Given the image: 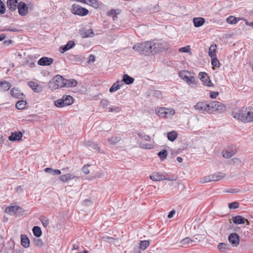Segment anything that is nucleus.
I'll use <instances>...</instances> for the list:
<instances>
[{"instance_id":"1","label":"nucleus","mask_w":253,"mask_h":253,"mask_svg":"<svg viewBox=\"0 0 253 253\" xmlns=\"http://www.w3.org/2000/svg\"><path fill=\"white\" fill-rule=\"evenodd\" d=\"M132 48L140 54L149 55L151 54L162 51L165 49V47L161 43H155L153 41H150L134 44Z\"/></svg>"},{"instance_id":"2","label":"nucleus","mask_w":253,"mask_h":253,"mask_svg":"<svg viewBox=\"0 0 253 253\" xmlns=\"http://www.w3.org/2000/svg\"><path fill=\"white\" fill-rule=\"evenodd\" d=\"M196 110L201 113L213 112H222L225 110V106L222 103L212 101L211 102H199L194 106Z\"/></svg>"},{"instance_id":"3","label":"nucleus","mask_w":253,"mask_h":253,"mask_svg":"<svg viewBox=\"0 0 253 253\" xmlns=\"http://www.w3.org/2000/svg\"><path fill=\"white\" fill-rule=\"evenodd\" d=\"M66 83L65 79L61 76L57 75L49 82V87L52 90L65 87Z\"/></svg>"},{"instance_id":"4","label":"nucleus","mask_w":253,"mask_h":253,"mask_svg":"<svg viewBox=\"0 0 253 253\" xmlns=\"http://www.w3.org/2000/svg\"><path fill=\"white\" fill-rule=\"evenodd\" d=\"M74 103V98L71 95H64L62 98L55 100L54 105L58 108L69 106Z\"/></svg>"},{"instance_id":"5","label":"nucleus","mask_w":253,"mask_h":253,"mask_svg":"<svg viewBox=\"0 0 253 253\" xmlns=\"http://www.w3.org/2000/svg\"><path fill=\"white\" fill-rule=\"evenodd\" d=\"M179 76L181 79L184 80L189 85L196 84L195 78L194 76H191V72L188 71L183 70L180 71Z\"/></svg>"},{"instance_id":"6","label":"nucleus","mask_w":253,"mask_h":253,"mask_svg":"<svg viewBox=\"0 0 253 253\" xmlns=\"http://www.w3.org/2000/svg\"><path fill=\"white\" fill-rule=\"evenodd\" d=\"M156 114L162 118H168L173 116L175 111L173 109L161 107L155 110Z\"/></svg>"},{"instance_id":"7","label":"nucleus","mask_w":253,"mask_h":253,"mask_svg":"<svg viewBox=\"0 0 253 253\" xmlns=\"http://www.w3.org/2000/svg\"><path fill=\"white\" fill-rule=\"evenodd\" d=\"M72 7V12L75 15L84 16L86 15L88 13V10L87 9L82 7L78 4H74Z\"/></svg>"},{"instance_id":"8","label":"nucleus","mask_w":253,"mask_h":253,"mask_svg":"<svg viewBox=\"0 0 253 253\" xmlns=\"http://www.w3.org/2000/svg\"><path fill=\"white\" fill-rule=\"evenodd\" d=\"M199 77L203 84L208 86H213V84L211 82L210 78L208 74L205 72H200L199 74Z\"/></svg>"},{"instance_id":"9","label":"nucleus","mask_w":253,"mask_h":253,"mask_svg":"<svg viewBox=\"0 0 253 253\" xmlns=\"http://www.w3.org/2000/svg\"><path fill=\"white\" fill-rule=\"evenodd\" d=\"M149 177L151 180L155 181H161L165 179L172 180V179L167 177L165 175L157 172H153Z\"/></svg>"},{"instance_id":"10","label":"nucleus","mask_w":253,"mask_h":253,"mask_svg":"<svg viewBox=\"0 0 253 253\" xmlns=\"http://www.w3.org/2000/svg\"><path fill=\"white\" fill-rule=\"evenodd\" d=\"M228 240L233 247H237L239 244L240 237L236 233H232L229 235Z\"/></svg>"},{"instance_id":"11","label":"nucleus","mask_w":253,"mask_h":253,"mask_svg":"<svg viewBox=\"0 0 253 253\" xmlns=\"http://www.w3.org/2000/svg\"><path fill=\"white\" fill-rule=\"evenodd\" d=\"M237 152L235 146L228 147L225 150L222 152V156L225 158L231 157Z\"/></svg>"},{"instance_id":"12","label":"nucleus","mask_w":253,"mask_h":253,"mask_svg":"<svg viewBox=\"0 0 253 253\" xmlns=\"http://www.w3.org/2000/svg\"><path fill=\"white\" fill-rule=\"evenodd\" d=\"M17 8L19 14L21 16H25L28 13V7L26 4L23 1L19 2Z\"/></svg>"},{"instance_id":"13","label":"nucleus","mask_w":253,"mask_h":253,"mask_svg":"<svg viewBox=\"0 0 253 253\" xmlns=\"http://www.w3.org/2000/svg\"><path fill=\"white\" fill-rule=\"evenodd\" d=\"M244 121L247 122H253V108L244 110Z\"/></svg>"},{"instance_id":"14","label":"nucleus","mask_w":253,"mask_h":253,"mask_svg":"<svg viewBox=\"0 0 253 253\" xmlns=\"http://www.w3.org/2000/svg\"><path fill=\"white\" fill-rule=\"evenodd\" d=\"M53 60L51 58L47 57H43L41 58L38 63L41 66H49L53 63Z\"/></svg>"},{"instance_id":"15","label":"nucleus","mask_w":253,"mask_h":253,"mask_svg":"<svg viewBox=\"0 0 253 253\" xmlns=\"http://www.w3.org/2000/svg\"><path fill=\"white\" fill-rule=\"evenodd\" d=\"M7 6L11 11H14L16 10L19 2L18 0H7Z\"/></svg>"},{"instance_id":"16","label":"nucleus","mask_w":253,"mask_h":253,"mask_svg":"<svg viewBox=\"0 0 253 253\" xmlns=\"http://www.w3.org/2000/svg\"><path fill=\"white\" fill-rule=\"evenodd\" d=\"M232 115L234 118L238 119V120L244 121V110H235L232 112Z\"/></svg>"},{"instance_id":"17","label":"nucleus","mask_w":253,"mask_h":253,"mask_svg":"<svg viewBox=\"0 0 253 253\" xmlns=\"http://www.w3.org/2000/svg\"><path fill=\"white\" fill-rule=\"evenodd\" d=\"M22 136V133L20 131L11 132V135L8 137V139L11 141H19L21 140Z\"/></svg>"},{"instance_id":"18","label":"nucleus","mask_w":253,"mask_h":253,"mask_svg":"<svg viewBox=\"0 0 253 253\" xmlns=\"http://www.w3.org/2000/svg\"><path fill=\"white\" fill-rule=\"evenodd\" d=\"M21 208L17 206H13L5 208V212L11 215L17 213V211Z\"/></svg>"},{"instance_id":"19","label":"nucleus","mask_w":253,"mask_h":253,"mask_svg":"<svg viewBox=\"0 0 253 253\" xmlns=\"http://www.w3.org/2000/svg\"><path fill=\"white\" fill-rule=\"evenodd\" d=\"M28 84L35 92H40L42 90V87L41 85L34 82H29Z\"/></svg>"},{"instance_id":"20","label":"nucleus","mask_w":253,"mask_h":253,"mask_svg":"<svg viewBox=\"0 0 253 253\" xmlns=\"http://www.w3.org/2000/svg\"><path fill=\"white\" fill-rule=\"evenodd\" d=\"M75 45V42L73 41H70L65 45L61 46L60 47V51L64 53L70 49L73 48Z\"/></svg>"},{"instance_id":"21","label":"nucleus","mask_w":253,"mask_h":253,"mask_svg":"<svg viewBox=\"0 0 253 253\" xmlns=\"http://www.w3.org/2000/svg\"><path fill=\"white\" fill-rule=\"evenodd\" d=\"M211 175V179H212V181H217L224 177L225 173L222 172H217Z\"/></svg>"},{"instance_id":"22","label":"nucleus","mask_w":253,"mask_h":253,"mask_svg":"<svg viewBox=\"0 0 253 253\" xmlns=\"http://www.w3.org/2000/svg\"><path fill=\"white\" fill-rule=\"evenodd\" d=\"M21 244L22 246L27 248L30 246V240L26 235L22 234L21 235Z\"/></svg>"},{"instance_id":"23","label":"nucleus","mask_w":253,"mask_h":253,"mask_svg":"<svg viewBox=\"0 0 253 253\" xmlns=\"http://www.w3.org/2000/svg\"><path fill=\"white\" fill-rule=\"evenodd\" d=\"M194 241L190 239L189 237H186L179 242V246L186 248L188 247V245L191 244Z\"/></svg>"},{"instance_id":"24","label":"nucleus","mask_w":253,"mask_h":253,"mask_svg":"<svg viewBox=\"0 0 253 253\" xmlns=\"http://www.w3.org/2000/svg\"><path fill=\"white\" fill-rule=\"evenodd\" d=\"M233 222L236 224H241L245 223L246 219L242 216L237 215L232 218Z\"/></svg>"},{"instance_id":"25","label":"nucleus","mask_w":253,"mask_h":253,"mask_svg":"<svg viewBox=\"0 0 253 253\" xmlns=\"http://www.w3.org/2000/svg\"><path fill=\"white\" fill-rule=\"evenodd\" d=\"M81 2L88 4L94 8L99 7V2L97 0H82Z\"/></svg>"},{"instance_id":"26","label":"nucleus","mask_w":253,"mask_h":253,"mask_svg":"<svg viewBox=\"0 0 253 253\" xmlns=\"http://www.w3.org/2000/svg\"><path fill=\"white\" fill-rule=\"evenodd\" d=\"M193 21L194 25L196 27H199L202 26L205 22V19L202 17L194 18Z\"/></svg>"},{"instance_id":"27","label":"nucleus","mask_w":253,"mask_h":253,"mask_svg":"<svg viewBox=\"0 0 253 253\" xmlns=\"http://www.w3.org/2000/svg\"><path fill=\"white\" fill-rule=\"evenodd\" d=\"M65 83H66L65 87H75L78 84L77 81L74 79L67 80L65 79Z\"/></svg>"},{"instance_id":"28","label":"nucleus","mask_w":253,"mask_h":253,"mask_svg":"<svg viewBox=\"0 0 253 253\" xmlns=\"http://www.w3.org/2000/svg\"><path fill=\"white\" fill-rule=\"evenodd\" d=\"M123 84V83L122 82L120 81H117L115 83H114L113 85L110 87L109 89V91L110 92H113L115 91L118 90L119 89L121 86V85Z\"/></svg>"},{"instance_id":"29","label":"nucleus","mask_w":253,"mask_h":253,"mask_svg":"<svg viewBox=\"0 0 253 253\" xmlns=\"http://www.w3.org/2000/svg\"><path fill=\"white\" fill-rule=\"evenodd\" d=\"M10 92L11 95L17 98H20V96L23 95V93H21L20 90L18 88L15 87L12 88Z\"/></svg>"},{"instance_id":"30","label":"nucleus","mask_w":253,"mask_h":253,"mask_svg":"<svg viewBox=\"0 0 253 253\" xmlns=\"http://www.w3.org/2000/svg\"><path fill=\"white\" fill-rule=\"evenodd\" d=\"M134 81V79L128 76L127 74H125L123 76L122 81L126 84H132Z\"/></svg>"},{"instance_id":"31","label":"nucleus","mask_w":253,"mask_h":253,"mask_svg":"<svg viewBox=\"0 0 253 253\" xmlns=\"http://www.w3.org/2000/svg\"><path fill=\"white\" fill-rule=\"evenodd\" d=\"M177 137V133L176 131L173 130L169 132L167 134V137L169 140L173 142Z\"/></svg>"},{"instance_id":"32","label":"nucleus","mask_w":253,"mask_h":253,"mask_svg":"<svg viewBox=\"0 0 253 253\" xmlns=\"http://www.w3.org/2000/svg\"><path fill=\"white\" fill-rule=\"evenodd\" d=\"M216 45L213 44L211 45L209 50V55L210 57L216 56Z\"/></svg>"},{"instance_id":"33","label":"nucleus","mask_w":253,"mask_h":253,"mask_svg":"<svg viewBox=\"0 0 253 253\" xmlns=\"http://www.w3.org/2000/svg\"><path fill=\"white\" fill-rule=\"evenodd\" d=\"M33 233L36 237H40L42 234L41 229L38 226H35L32 229Z\"/></svg>"},{"instance_id":"34","label":"nucleus","mask_w":253,"mask_h":253,"mask_svg":"<svg viewBox=\"0 0 253 253\" xmlns=\"http://www.w3.org/2000/svg\"><path fill=\"white\" fill-rule=\"evenodd\" d=\"M11 87L10 84L4 81L2 82L1 86H0V90L1 91H5L10 89Z\"/></svg>"},{"instance_id":"35","label":"nucleus","mask_w":253,"mask_h":253,"mask_svg":"<svg viewBox=\"0 0 253 253\" xmlns=\"http://www.w3.org/2000/svg\"><path fill=\"white\" fill-rule=\"evenodd\" d=\"M27 102L24 100H19L16 104V108L18 110H22L26 107Z\"/></svg>"},{"instance_id":"36","label":"nucleus","mask_w":253,"mask_h":253,"mask_svg":"<svg viewBox=\"0 0 253 253\" xmlns=\"http://www.w3.org/2000/svg\"><path fill=\"white\" fill-rule=\"evenodd\" d=\"M82 37L86 38L88 37H92L94 36L93 30L91 29L84 32L82 34Z\"/></svg>"},{"instance_id":"37","label":"nucleus","mask_w":253,"mask_h":253,"mask_svg":"<svg viewBox=\"0 0 253 253\" xmlns=\"http://www.w3.org/2000/svg\"><path fill=\"white\" fill-rule=\"evenodd\" d=\"M158 156L162 161L165 160L168 156V152L166 150H163L158 153Z\"/></svg>"},{"instance_id":"38","label":"nucleus","mask_w":253,"mask_h":253,"mask_svg":"<svg viewBox=\"0 0 253 253\" xmlns=\"http://www.w3.org/2000/svg\"><path fill=\"white\" fill-rule=\"evenodd\" d=\"M149 245V242L147 240L140 241L139 248L142 250H145Z\"/></svg>"},{"instance_id":"39","label":"nucleus","mask_w":253,"mask_h":253,"mask_svg":"<svg viewBox=\"0 0 253 253\" xmlns=\"http://www.w3.org/2000/svg\"><path fill=\"white\" fill-rule=\"evenodd\" d=\"M239 20V18H237L233 16H230L227 18V22L230 24H236Z\"/></svg>"},{"instance_id":"40","label":"nucleus","mask_w":253,"mask_h":253,"mask_svg":"<svg viewBox=\"0 0 253 253\" xmlns=\"http://www.w3.org/2000/svg\"><path fill=\"white\" fill-rule=\"evenodd\" d=\"M121 138L119 136H113L111 138H108V142H110L111 144H115L116 143L119 142L121 140Z\"/></svg>"},{"instance_id":"41","label":"nucleus","mask_w":253,"mask_h":253,"mask_svg":"<svg viewBox=\"0 0 253 253\" xmlns=\"http://www.w3.org/2000/svg\"><path fill=\"white\" fill-rule=\"evenodd\" d=\"M120 10L118 9H111L110 11H108L107 12V15L109 16H113L115 15L116 18H117V14H119L120 13Z\"/></svg>"},{"instance_id":"42","label":"nucleus","mask_w":253,"mask_h":253,"mask_svg":"<svg viewBox=\"0 0 253 253\" xmlns=\"http://www.w3.org/2000/svg\"><path fill=\"white\" fill-rule=\"evenodd\" d=\"M211 58V65L214 67H219L220 63L216 57V55Z\"/></svg>"},{"instance_id":"43","label":"nucleus","mask_w":253,"mask_h":253,"mask_svg":"<svg viewBox=\"0 0 253 253\" xmlns=\"http://www.w3.org/2000/svg\"><path fill=\"white\" fill-rule=\"evenodd\" d=\"M239 204L237 202H233L228 204V207L230 209H236L239 208Z\"/></svg>"},{"instance_id":"44","label":"nucleus","mask_w":253,"mask_h":253,"mask_svg":"<svg viewBox=\"0 0 253 253\" xmlns=\"http://www.w3.org/2000/svg\"><path fill=\"white\" fill-rule=\"evenodd\" d=\"M212 179H211V175H210L202 177L201 179L200 182L202 183H206V182L212 181Z\"/></svg>"},{"instance_id":"45","label":"nucleus","mask_w":253,"mask_h":253,"mask_svg":"<svg viewBox=\"0 0 253 253\" xmlns=\"http://www.w3.org/2000/svg\"><path fill=\"white\" fill-rule=\"evenodd\" d=\"M228 245L223 243H220L218 244L217 246V248L220 251L224 252L225 250H226Z\"/></svg>"},{"instance_id":"46","label":"nucleus","mask_w":253,"mask_h":253,"mask_svg":"<svg viewBox=\"0 0 253 253\" xmlns=\"http://www.w3.org/2000/svg\"><path fill=\"white\" fill-rule=\"evenodd\" d=\"M6 8L4 3L0 0V14H3L5 12Z\"/></svg>"},{"instance_id":"47","label":"nucleus","mask_w":253,"mask_h":253,"mask_svg":"<svg viewBox=\"0 0 253 253\" xmlns=\"http://www.w3.org/2000/svg\"><path fill=\"white\" fill-rule=\"evenodd\" d=\"M41 221L44 227H46L49 224V220L46 217H42L41 219Z\"/></svg>"},{"instance_id":"48","label":"nucleus","mask_w":253,"mask_h":253,"mask_svg":"<svg viewBox=\"0 0 253 253\" xmlns=\"http://www.w3.org/2000/svg\"><path fill=\"white\" fill-rule=\"evenodd\" d=\"M109 101L107 99H102L100 102V104L103 108L107 107L109 105Z\"/></svg>"},{"instance_id":"49","label":"nucleus","mask_w":253,"mask_h":253,"mask_svg":"<svg viewBox=\"0 0 253 253\" xmlns=\"http://www.w3.org/2000/svg\"><path fill=\"white\" fill-rule=\"evenodd\" d=\"M109 111L111 112H119L121 111V108L119 107L113 106L109 108Z\"/></svg>"},{"instance_id":"50","label":"nucleus","mask_w":253,"mask_h":253,"mask_svg":"<svg viewBox=\"0 0 253 253\" xmlns=\"http://www.w3.org/2000/svg\"><path fill=\"white\" fill-rule=\"evenodd\" d=\"M141 148H144V149H151L153 148V146L151 144L145 143V144H142L141 145Z\"/></svg>"},{"instance_id":"51","label":"nucleus","mask_w":253,"mask_h":253,"mask_svg":"<svg viewBox=\"0 0 253 253\" xmlns=\"http://www.w3.org/2000/svg\"><path fill=\"white\" fill-rule=\"evenodd\" d=\"M35 245L36 246H41L42 244V242L41 239H36L34 240Z\"/></svg>"},{"instance_id":"52","label":"nucleus","mask_w":253,"mask_h":253,"mask_svg":"<svg viewBox=\"0 0 253 253\" xmlns=\"http://www.w3.org/2000/svg\"><path fill=\"white\" fill-rule=\"evenodd\" d=\"M89 166H84L83 167L82 170V171L85 174H88L89 173V170L88 169Z\"/></svg>"},{"instance_id":"53","label":"nucleus","mask_w":253,"mask_h":253,"mask_svg":"<svg viewBox=\"0 0 253 253\" xmlns=\"http://www.w3.org/2000/svg\"><path fill=\"white\" fill-rule=\"evenodd\" d=\"M59 178L60 180H61L62 182L68 181L67 174L61 175L60 176H59Z\"/></svg>"},{"instance_id":"54","label":"nucleus","mask_w":253,"mask_h":253,"mask_svg":"<svg viewBox=\"0 0 253 253\" xmlns=\"http://www.w3.org/2000/svg\"><path fill=\"white\" fill-rule=\"evenodd\" d=\"M90 148L96 151H99V147L96 143L93 142Z\"/></svg>"},{"instance_id":"55","label":"nucleus","mask_w":253,"mask_h":253,"mask_svg":"<svg viewBox=\"0 0 253 253\" xmlns=\"http://www.w3.org/2000/svg\"><path fill=\"white\" fill-rule=\"evenodd\" d=\"M67 180L68 181L73 179L75 178L78 177V176H75L73 174H71V173H67Z\"/></svg>"},{"instance_id":"56","label":"nucleus","mask_w":253,"mask_h":253,"mask_svg":"<svg viewBox=\"0 0 253 253\" xmlns=\"http://www.w3.org/2000/svg\"><path fill=\"white\" fill-rule=\"evenodd\" d=\"M218 95V92H211L210 93V97L211 98L214 99V98H215Z\"/></svg>"},{"instance_id":"57","label":"nucleus","mask_w":253,"mask_h":253,"mask_svg":"<svg viewBox=\"0 0 253 253\" xmlns=\"http://www.w3.org/2000/svg\"><path fill=\"white\" fill-rule=\"evenodd\" d=\"M2 31H11L13 32H17L18 31V30L16 28H8V29H5L4 30H2Z\"/></svg>"},{"instance_id":"58","label":"nucleus","mask_w":253,"mask_h":253,"mask_svg":"<svg viewBox=\"0 0 253 253\" xmlns=\"http://www.w3.org/2000/svg\"><path fill=\"white\" fill-rule=\"evenodd\" d=\"M188 46L183 47L179 49V51L182 52H188Z\"/></svg>"},{"instance_id":"59","label":"nucleus","mask_w":253,"mask_h":253,"mask_svg":"<svg viewBox=\"0 0 253 253\" xmlns=\"http://www.w3.org/2000/svg\"><path fill=\"white\" fill-rule=\"evenodd\" d=\"M95 60V57L94 55L91 54L89 56V60L88 62H94Z\"/></svg>"},{"instance_id":"60","label":"nucleus","mask_w":253,"mask_h":253,"mask_svg":"<svg viewBox=\"0 0 253 253\" xmlns=\"http://www.w3.org/2000/svg\"><path fill=\"white\" fill-rule=\"evenodd\" d=\"M61 173V171L59 169H53L52 175H59Z\"/></svg>"},{"instance_id":"61","label":"nucleus","mask_w":253,"mask_h":253,"mask_svg":"<svg viewBox=\"0 0 253 253\" xmlns=\"http://www.w3.org/2000/svg\"><path fill=\"white\" fill-rule=\"evenodd\" d=\"M175 212L174 210L170 211L168 215V218H172L173 217V215L175 214Z\"/></svg>"},{"instance_id":"62","label":"nucleus","mask_w":253,"mask_h":253,"mask_svg":"<svg viewBox=\"0 0 253 253\" xmlns=\"http://www.w3.org/2000/svg\"><path fill=\"white\" fill-rule=\"evenodd\" d=\"M44 171L46 172L51 173L52 174L53 172V169L50 168H47L44 169Z\"/></svg>"},{"instance_id":"63","label":"nucleus","mask_w":253,"mask_h":253,"mask_svg":"<svg viewBox=\"0 0 253 253\" xmlns=\"http://www.w3.org/2000/svg\"><path fill=\"white\" fill-rule=\"evenodd\" d=\"M6 37L5 34H1L0 35V41H2Z\"/></svg>"},{"instance_id":"64","label":"nucleus","mask_w":253,"mask_h":253,"mask_svg":"<svg viewBox=\"0 0 253 253\" xmlns=\"http://www.w3.org/2000/svg\"><path fill=\"white\" fill-rule=\"evenodd\" d=\"M143 138L146 141H149L150 140V137L149 135H144L143 136Z\"/></svg>"}]
</instances>
